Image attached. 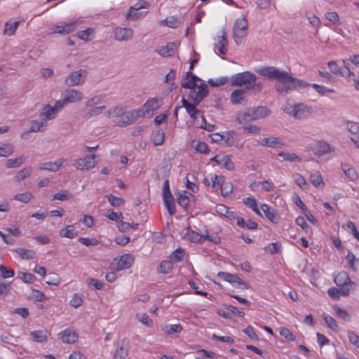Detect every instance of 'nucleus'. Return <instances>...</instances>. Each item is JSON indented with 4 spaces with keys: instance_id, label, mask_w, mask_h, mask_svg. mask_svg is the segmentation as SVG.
Instances as JSON below:
<instances>
[{
    "instance_id": "1a4fd4ad",
    "label": "nucleus",
    "mask_w": 359,
    "mask_h": 359,
    "mask_svg": "<svg viewBox=\"0 0 359 359\" xmlns=\"http://www.w3.org/2000/svg\"><path fill=\"white\" fill-rule=\"evenodd\" d=\"M114 39L118 41H128L134 36V30L130 27H117L114 29Z\"/></svg>"
},
{
    "instance_id": "4468645a",
    "label": "nucleus",
    "mask_w": 359,
    "mask_h": 359,
    "mask_svg": "<svg viewBox=\"0 0 359 359\" xmlns=\"http://www.w3.org/2000/svg\"><path fill=\"white\" fill-rule=\"evenodd\" d=\"M83 95L81 92L70 88L65 91L63 97V100L67 104L69 103H75L81 101L83 99Z\"/></svg>"
},
{
    "instance_id": "f3484780",
    "label": "nucleus",
    "mask_w": 359,
    "mask_h": 359,
    "mask_svg": "<svg viewBox=\"0 0 359 359\" xmlns=\"http://www.w3.org/2000/svg\"><path fill=\"white\" fill-rule=\"evenodd\" d=\"M135 261V257L131 254H124L119 258L116 270L128 269L132 266Z\"/></svg>"
},
{
    "instance_id": "58836bf2",
    "label": "nucleus",
    "mask_w": 359,
    "mask_h": 359,
    "mask_svg": "<svg viewBox=\"0 0 359 359\" xmlns=\"http://www.w3.org/2000/svg\"><path fill=\"white\" fill-rule=\"evenodd\" d=\"M77 235V231L73 225H69L66 228L62 229L60 231L61 237L73 238Z\"/></svg>"
},
{
    "instance_id": "5701e85b",
    "label": "nucleus",
    "mask_w": 359,
    "mask_h": 359,
    "mask_svg": "<svg viewBox=\"0 0 359 359\" xmlns=\"http://www.w3.org/2000/svg\"><path fill=\"white\" fill-rule=\"evenodd\" d=\"M58 336L62 342L67 344H74L77 339L76 334L69 329H67L60 332Z\"/></svg>"
},
{
    "instance_id": "dca6fc26",
    "label": "nucleus",
    "mask_w": 359,
    "mask_h": 359,
    "mask_svg": "<svg viewBox=\"0 0 359 359\" xmlns=\"http://www.w3.org/2000/svg\"><path fill=\"white\" fill-rule=\"evenodd\" d=\"M182 104L183 107L185 108L187 113L189 116L193 119L196 120L198 115L201 114V111L197 109L196 106L198 104H195L194 102L191 103L189 101L187 100L184 97L182 99Z\"/></svg>"
},
{
    "instance_id": "e2e57ef3",
    "label": "nucleus",
    "mask_w": 359,
    "mask_h": 359,
    "mask_svg": "<svg viewBox=\"0 0 359 359\" xmlns=\"http://www.w3.org/2000/svg\"><path fill=\"white\" fill-rule=\"evenodd\" d=\"M333 309L339 318L347 322L351 320V316L345 310L337 305L334 306Z\"/></svg>"
},
{
    "instance_id": "13d9d810",
    "label": "nucleus",
    "mask_w": 359,
    "mask_h": 359,
    "mask_svg": "<svg viewBox=\"0 0 359 359\" xmlns=\"http://www.w3.org/2000/svg\"><path fill=\"white\" fill-rule=\"evenodd\" d=\"M105 106L96 107L91 109H89L85 114L84 117L86 119L90 118L93 116H96L100 114L104 109H105Z\"/></svg>"
},
{
    "instance_id": "5fc2aeb1",
    "label": "nucleus",
    "mask_w": 359,
    "mask_h": 359,
    "mask_svg": "<svg viewBox=\"0 0 359 359\" xmlns=\"http://www.w3.org/2000/svg\"><path fill=\"white\" fill-rule=\"evenodd\" d=\"M278 155L280 157H282L284 159V161H290V162H295V161L300 162L301 161V158L297 155H296L294 153H287V152H284V151H280L278 153Z\"/></svg>"
},
{
    "instance_id": "09e8293b",
    "label": "nucleus",
    "mask_w": 359,
    "mask_h": 359,
    "mask_svg": "<svg viewBox=\"0 0 359 359\" xmlns=\"http://www.w3.org/2000/svg\"><path fill=\"white\" fill-rule=\"evenodd\" d=\"M14 151V146L11 143L4 144L0 147V156L8 157Z\"/></svg>"
},
{
    "instance_id": "2f4dec72",
    "label": "nucleus",
    "mask_w": 359,
    "mask_h": 359,
    "mask_svg": "<svg viewBox=\"0 0 359 359\" xmlns=\"http://www.w3.org/2000/svg\"><path fill=\"white\" fill-rule=\"evenodd\" d=\"M13 251L17 253L22 259H34L36 255V252L34 250L21 248L13 249Z\"/></svg>"
},
{
    "instance_id": "de8ad7c7",
    "label": "nucleus",
    "mask_w": 359,
    "mask_h": 359,
    "mask_svg": "<svg viewBox=\"0 0 359 359\" xmlns=\"http://www.w3.org/2000/svg\"><path fill=\"white\" fill-rule=\"evenodd\" d=\"M19 25L18 21H15L12 23L6 22L4 25V33L8 36H12L15 33V31Z\"/></svg>"
},
{
    "instance_id": "473e14b6",
    "label": "nucleus",
    "mask_w": 359,
    "mask_h": 359,
    "mask_svg": "<svg viewBox=\"0 0 359 359\" xmlns=\"http://www.w3.org/2000/svg\"><path fill=\"white\" fill-rule=\"evenodd\" d=\"M246 89H236L231 94V101L233 104H238L244 100Z\"/></svg>"
},
{
    "instance_id": "79ce46f5",
    "label": "nucleus",
    "mask_w": 359,
    "mask_h": 359,
    "mask_svg": "<svg viewBox=\"0 0 359 359\" xmlns=\"http://www.w3.org/2000/svg\"><path fill=\"white\" fill-rule=\"evenodd\" d=\"M322 317L326 323L328 327H330L334 332H339V327L337 325V321L330 316L323 313Z\"/></svg>"
},
{
    "instance_id": "0eeeda50",
    "label": "nucleus",
    "mask_w": 359,
    "mask_h": 359,
    "mask_svg": "<svg viewBox=\"0 0 359 359\" xmlns=\"http://www.w3.org/2000/svg\"><path fill=\"white\" fill-rule=\"evenodd\" d=\"M217 277L232 284L233 286L239 289H249L250 285L247 282L241 280L238 275L229 273L227 272L219 271Z\"/></svg>"
},
{
    "instance_id": "7c9ffc66",
    "label": "nucleus",
    "mask_w": 359,
    "mask_h": 359,
    "mask_svg": "<svg viewBox=\"0 0 359 359\" xmlns=\"http://www.w3.org/2000/svg\"><path fill=\"white\" fill-rule=\"evenodd\" d=\"M48 332L46 330H34L30 333L32 339L34 342L43 343L48 340Z\"/></svg>"
},
{
    "instance_id": "ea45409f",
    "label": "nucleus",
    "mask_w": 359,
    "mask_h": 359,
    "mask_svg": "<svg viewBox=\"0 0 359 359\" xmlns=\"http://www.w3.org/2000/svg\"><path fill=\"white\" fill-rule=\"evenodd\" d=\"M243 203L248 207L250 208L259 216L262 217V214L258 208L257 200L254 197H248L243 200Z\"/></svg>"
},
{
    "instance_id": "bb28decb",
    "label": "nucleus",
    "mask_w": 359,
    "mask_h": 359,
    "mask_svg": "<svg viewBox=\"0 0 359 359\" xmlns=\"http://www.w3.org/2000/svg\"><path fill=\"white\" fill-rule=\"evenodd\" d=\"M160 108L159 100L156 97H150L147 100V101L144 104L142 109L146 113H149L150 111H154Z\"/></svg>"
},
{
    "instance_id": "ddd939ff",
    "label": "nucleus",
    "mask_w": 359,
    "mask_h": 359,
    "mask_svg": "<svg viewBox=\"0 0 359 359\" xmlns=\"http://www.w3.org/2000/svg\"><path fill=\"white\" fill-rule=\"evenodd\" d=\"M201 81L197 76L193 74L190 72L185 73L183 76V81L181 83V86L185 89L196 88L198 86L196 82Z\"/></svg>"
},
{
    "instance_id": "864d4df0",
    "label": "nucleus",
    "mask_w": 359,
    "mask_h": 359,
    "mask_svg": "<svg viewBox=\"0 0 359 359\" xmlns=\"http://www.w3.org/2000/svg\"><path fill=\"white\" fill-rule=\"evenodd\" d=\"M172 269V262L169 260H163L161 262L158 271L161 273H168Z\"/></svg>"
},
{
    "instance_id": "aec40b11",
    "label": "nucleus",
    "mask_w": 359,
    "mask_h": 359,
    "mask_svg": "<svg viewBox=\"0 0 359 359\" xmlns=\"http://www.w3.org/2000/svg\"><path fill=\"white\" fill-rule=\"evenodd\" d=\"M212 161L216 162L219 165H222L228 170H233L234 169V163L231 160L229 156H219L216 155L210 159Z\"/></svg>"
},
{
    "instance_id": "e433bc0d",
    "label": "nucleus",
    "mask_w": 359,
    "mask_h": 359,
    "mask_svg": "<svg viewBox=\"0 0 359 359\" xmlns=\"http://www.w3.org/2000/svg\"><path fill=\"white\" fill-rule=\"evenodd\" d=\"M185 237L191 242L197 243H203L204 242V234H200L193 230H189Z\"/></svg>"
},
{
    "instance_id": "a878e982",
    "label": "nucleus",
    "mask_w": 359,
    "mask_h": 359,
    "mask_svg": "<svg viewBox=\"0 0 359 359\" xmlns=\"http://www.w3.org/2000/svg\"><path fill=\"white\" fill-rule=\"evenodd\" d=\"M329 297L332 299H339L341 296L346 297L350 293V289L330 287L327 291Z\"/></svg>"
},
{
    "instance_id": "603ef678",
    "label": "nucleus",
    "mask_w": 359,
    "mask_h": 359,
    "mask_svg": "<svg viewBox=\"0 0 359 359\" xmlns=\"http://www.w3.org/2000/svg\"><path fill=\"white\" fill-rule=\"evenodd\" d=\"M25 157L21 156L15 158L8 159L6 162V165L8 168H17L20 166L25 161Z\"/></svg>"
},
{
    "instance_id": "2eb2a0df",
    "label": "nucleus",
    "mask_w": 359,
    "mask_h": 359,
    "mask_svg": "<svg viewBox=\"0 0 359 359\" xmlns=\"http://www.w3.org/2000/svg\"><path fill=\"white\" fill-rule=\"evenodd\" d=\"M78 24L79 21H73L62 25H55L53 28V33L63 35L70 34L75 30Z\"/></svg>"
},
{
    "instance_id": "37998d69",
    "label": "nucleus",
    "mask_w": 359,
    "mask_h": 359,
    "mask_svg": "<svg viewBox=\"0 0 359 359\" xmlns=\"http://www.w3.org/2000/svg\"><path fill=\"white\" fill-rule=\"evenodd\" d=\"M185 255L184 250L178 248L175 251H173L170 255V260L172 262H179L182 261L184 256Z\"/></svg>"
},
{
    "instance_id": "412c9836",
    "label": "nucleus",
    "mask_w": 359,
    "mask_h": 359,
    "mask_svg": "<svg viewBox=\"0 0 359 359\" xmlns=\"http://www.w3.org/2000/svg\"><path fill=\"white\" fill-rule=\"evenodd\" d=\"M177 49V43H168L165 46L160 47L156 50V52L161 56L165 57L174 55Z\"/></svg>"
},
{
    "instance_id": "8fccbe9b",
    "label": "nucleus",
    "mask_w": 359,
    "mask_h": 359,
    "mask_svg": "<svg viewBox=\"0 0 359 359\" xmlns=\"http://www.w3.org/2000/svg\"><path fill=\"white\" fill-rule=\"evenodd\" d=\"M123 115V109L121 107L116 106L109 109L106 113L105 116L107 118L119 117Z\"/></svg>"
},
{
    "instance_id": "b1692460",
    "label": "nucleus",
    "mask_w": 359,
    "mask_h": 359,
    "mask_svg": "<svg viewBox=\"0 0 359 359\" xmlns=\"http://www.w3.org/2000/svg\"><path fill=\"white\" fill-rule=\"evenodd\" d=\"M65 160L63 158H60L55 161H49L43 163L41 166L39 168V170H45L52 172H56L59 170L60 167L64 163Z\"/></svg>"
},
{
    "instance_id": "a18cd8bd",
    "label": "nucleus",
    "mask_w": 359,
    "mask_h": 359,
    "mask_svg": "<svg viewBox=\"0 0 359 359\" xmlns=\"http://www.w3.org/2000/svg\"><path fill=\"white\" fill-rule=\"evenodd\" d=\"M309 180L313 185L316 187H320L324 184L323 177L318 172L311 173Z\"/></svg>"
},
{
    "instance_id": "f257e3e1",
    "label": "nucleus",
    "mask_w": 359,
    "mask_h": 359,
    "mask_svg": "<svg viewBox=\"0 0 359 359\" xmlns=\"http://www.w3.org/2000/svg\"><path fill=\"white\" fill-rule=\"evenodd\" d=\"M259 74L270 80H276L280 83L275 85V88L280 95H286L290 90L306 88L312 85L304 80L293 77L288 72L275 67H263L259 70Z\"/></svg>"
},
{
    "instance_id": "338daca9",
    "label": "nucleus",
    "mask_w": 359,
    "mask_h": 359,
    "mask_svg": "<svg viewBox=\"0 0 359 359\" xmlns=\"http://www.w3.org/2000/svg\"><path fill=\"white\" fill-rule=\"evenodd\" d=\"M106 197L109 203L114 207H118L124 203V200L122 198L116 197L111 194L107 195Z\"/></svg>"
},
{
    "instance_id": "393cba45",
    "label": "nucleus",
    "mask_w": 359,
    "mask_h": 359,
    "mask_svg": "<svg viewBox=\"0 0 359 359\" xmlns=\"http://www.w3.org/2000/svg\"><path fill=\"white\" fill-rule=\"evenodd\" d=\"M128 355V350L126 347V341L122 340L114 351L113 359H126Z\"/></svg>"
},
{
    "instance_id": "39448f33",
    "label": "nucleus",
    "mask_w": 359,
    "mask_h": 359,
    "mask_svg": "<svg viewBox=\"0 0 359 359\" xmlns=\"http://www.w3.org/2000/svg\"><path fill=\"white\" fill-rule=\"evenodd\" d=\"M248 23L245 18H238L233 25V39L239 44L246 35Z\"/></svg>"
},
{
    "instance_id": "c9c22d12",
    "label": "nucleus",
    "mask_w": 359,
    "mask_h": 359,
    "mask_svg": "<svg viewBox=\"0 0 359 359\" xmlns=\"http://www.w3.org/2000/svg\"><path fill=\"white\" fill-rule=\"evenodd\" d=\"M331 151V148L329 144L325 142H319L316 148L314 153L318 156H323Z\"/></svg>"
},
{
    "instance_id": "6ab92c4d",
    "label": "nucleus",
    "mask_w": 359,
    "mask_h": 359,
    "mask_svg": "<svg viewBox=\"0 0 359 359\" xmlns=\"http://www.w3.org/2000/svg\"><path fill=\"white\" fill-rule=\"evenodd\" d=\"M261 209L264 213L266 217L273 224H278L280 221V216L276 211L267 204H262Z\"/></svg>"
},
{
    "instance_id": "4c0bfd02",
    "label": "nucleus",
    "mask_w": 359,
    "mask_h": 359,
    "mask_svg": "<svg viewBox=\"0 0 359 359\" xmlns=\"http://www.w3.org/2000/svg\"><path fill=\"white\" fill-rule=\"evenodd\" d=\"M255 120L266 117L269 114V109L265 107H258L257 108H251Z\"/></svg>"
},
{
    "instance_id": "4d7b16f0",
    "label": "nucleus",
    "mask_w": 359,
    "mask_h": 359,
    "mask_svg": "<svg viewBox=\"0 0 359 359\" xmlns=\"http://www.w3.org/2000/svg\"><path fill=\"white\" fill-rule=\"evenodd\" d=\"M32 168L27 167L19 171L14 177V180L16 182H20L31 175Z\"/></svg>"
},
{
    "instance_id": "bf43d9fd",
    "label": "nucleus",
    "mask_w": 359,
    "mask_h": 359,
    "mask_svg": "<svg viewBox=\"0 0 359 359\" xmlns=\"http://www.w3.org/2000/svg\"><path fill=\"white\" fill-rule=\"evenodd\" d=\"M225 180V177L224 176H219L217 175H214L211 177L212 182V187L215 189H219L220 190L222 184Z\"/></svg>"
},
{
    "instance_id": "423d86ee",
    "label": "nucleus",
    "mask_w": 359,
    "mask_h": 359,
    "mask_svg": "<svg viewBox=\"0 0 359 359\" xmlns=\"http://www.w3.org/2000/svg\"><path fill=\"white\" fill-rule=\"evenodd\" d=\"M190 92L188 97L196 104H199L201 101L207 97L209 93L208 86L205 83H201L196 88L189 89Z\"/></svg>"
},
{
    "instance_id": "3c124183",
    "label": "nucleus",
    "mask_w": 359,
    "mask_h": 359,
    "mask_svg": "<svg viewBox=\"0 0 359 359\" xmlns=\"http://www.w3.org/2000/svg\"><path fill=\"white\" fill-rule=\"evenodd\" d=\"M163 198L168 213L170 215H175L176 213V209L173 196H171L170 198L165 197Z\"/></svg>"
},
{
    "instance_id": "49530a36",
    "label": "nucleus",
    "mask_w": 359,
    "mask_h": 359,
    "mask_svg": "<svg viewBox=\"0 0 359 359\" xmlns=\"http://www.w3.org/2000/svg\"><path fill=\"white\" fill-rule=\"evenodd\" d=\"M234 131H227L222 134V142L225 146H231L233 144Z\"/></svg>"
},
{
    "instance_id": "9b49d317",
    "label": "nucleus",
    "mask_w": 359,
    "mask_h": 359,
    "mask_svg": "<svg viewBox=\"0 0 359 359\" xmlns=\"http://www.w3.org/2000/svg\"><path fill=\"white\" fill-rule=\"evenodd\" d=\"M334 281L335 284L341 288L350 289L355 283L353 282L348 273L345 271H341L334 277Z\"/></svg>"
},
{
    "instance_id": "cd10ccee",
    "label": "nucleus",
    "mask_w": 359,
    "mask_h": 359,
    "mask_svg": "<svg viewBox=\"0 0 359 359\" xmlns=\"http://www.w3.org/2000/svg\"><path fill=\"white\" fill-rule=\"evenodd\" d=\"M257 142L261 146L268 147H275L278 144H283L281 140L276 137L260 138Z\"/></svg>"
},
{
    "instance_id": "9d476101",
    "label": "nucleus",
    "mask_w": 359,
    "mask_h": 359,
    "mask_svg": "<svg viewBox=\"0 0 359 359\" xmlns=\"http://www.w3.org/2000/svg\"><path fill=\"white\" fill-rule=\"evenodd\" d=\"M95 158L94 154L88 155L83 158H80L76 161L74 165L77 170H89L94 168L95 166Z\"/></svg>"
},
{
    "instance_id": "680f3d73",
    "label": "nucleus",
    "mask_w": 359,
    "mask_h": 359,
    "mask_svg": "<svg viewBox=\"0 0 359 359\" xmlns=\"http://www.w3.org/2000/svg\"><path fill=\"white\" fill-rule=\"evenodd\" d=\"M15 275V271L11 269H8L3 264H0V277L3 278H12Z\"/></svg>"
},
{
    "instance_id": "7ed1b4c3",
    "label": "nucleus",
    "mask_w": 359,
    "mask_h": 359,
    "mask_svg": "<svg viewBox=\"0 0 359 359\" xmlns=\"http://www.w3.org/2000/svg\"><path fill=\"white\" fill-rule=\"evenodd\" d=\"M341 65H339L334 60L328 62L327 66L331 73L345 79L350 78L351 75H353V68L350 67V63L347 60H341Z\"/></svg>"
},
{
    "instance_id": "a211bd4d",
    "label": "nucleus",
    "mask_w": 359,
    "mask_h": 359,
    "mask_svg": "<svg viewBox=\"0 0 359 359\" xmlns=\"http://www.w3.org/2000/svg\"><path fill=\"white\" fill-rule=\"evenodd\" d=\"M346 128L353 134L351 140L359 149V123L348 121L346 123Z\"/></svg>"
},
{
    "instance_id": "6e6d98bb",
    "label": "nucleus",
    "mask_w": 359,
    "mask_h": 359,
    "mask_svg": "<svg viewBox=\"0 0 359 359\" xmlns=\"http://www.w3.org/2000/svg\"><path fill=\"white\" fill-rule=\"evenodd\" d=\"M342 169L346 177L351 181H355L358 179V175L355 168H347L346 165H343Z\"/></svg>"
},
{
    "instance_id": "72a5a7b5",
    "label": "nucleus",
    "mask_w": 359,
    "mask_h": 359,
    "mask_svg": "<svg viewBox=\"0 0 359 359\" xmlns=\"http://www.w3.org/2000/svg\"><path fill=\"white\" fill-rule=\"evenodd\" d=\"M217 47H218V51L222 55H226L227 53V45H228V41L226 36V33L224 31H223V34L221 36H219L217 37Z\"/></svg>"
},
{
    "instance_id": "c756f323",
    "label": "nucleus",
    "mask_w": 359,
    "mask_h": 359,
    "mask_svg": "<svg viewBox=\"0 0 359 359\" xmlns=\"http://www.w3.org/2000/svg\"><path fill=\"white\" fill-rule=\"evenodd\" d=\"M56 116L57 114L55 112L54 109L49 104L46 105L40 114L41 119L44 121L53 120L56 117Z\"/></svg>"
},
{
    "instance_id": "052dcab7",
    "label": "nucleus",
    "mask_w": 359,
    "mask_h": 359,
    "mask_svg": "<svg viewBox=\"0 0 359 359\" xmlns=\"http://www.w3.org/2000/svg\"><path fill=\"white\" fill-rule=\"evenodd\" d=\"M33 195L29 192H25L22 194H17L14 196L13 198L16 201H20L22 203H27L30 201V200L33 198Z\"/></svg>"
},
{
    "instance_id": "774afa93",
    "label": "nucleus",
    "mask_w": 359,
    "mask_h": 359,
    "mask_svg": "<svg viewBox=\"0 0 359 359\" xmlns=\"http://www.w3.org/2000/svg\"><path fill=\"white\" fill-rule=\"evenodd\" d=\"M347 334L350 343L359 348V336L352 330H348Z\"/></svg>"
},
{
    "instance_id": "a19ab883",
    "label": "nucleus",
    "mask_w": 359,
    "mask_h": 359,
    "mask_svg": "<svg viewBox=\"0 0 359 359\" xmlns=\"http://www.w3.org/2000/svg\"><path fill=\"white\" fill-rule=\"evenodd\" d=\"M183 330V327L180 324L167 325L163 328V331L168 335L180 333Z\"/></svg>"
},
{
    "instance_id": "69168bd1",
    "label": "nucleus",
    "mask_w": 359,
    "mask_h": 359,
    "mask_svg": "<svg viewBox=\"0 0 359 359\" xmlns=\"http://www.w3.org/2000/svg\"><path fill=\"white\" fill-rule=\"evenodd\" d=\"M72 197V193L68 190H62L56 193L54 196V200L65 201Z\"/></svg>"
},
{
    "instance_id": "20e7f679",
    "label": "nucleus",
    "mask_w": 359,
    "mask_h": 359,
    "mask_svg": "<svg viewBox=\"0 0 359 359\" xmlns=\"http://www.w3.org/2000/svg\"><path fill=\"white\" fill-rule=\"evenodd\" d=\"M145 111L143 109H137L123 112V118L118 121L117 126L125 127L134 123L139 118L144 117Z\"/></svg>"
},
{
    "instance_id": "c03bdc74",
    "label": "nucleus",
    "mask_w": 359,
    "mask_h": 359,
    "mask_svg": "<svg viewBox=\"0 0 359 359\" xmlns=\"http://www.w3.org/2000/svg\"><path fill=\"white\" fill-rule=\"evenodd\" d=\"M47 124L44 121H32L30 126V131L33 133L42 132L46 129Z\"/></svg>"
},
{
    "instance_id": "f704fd0d",
    "label": "nucleus",
    "mask_w": 359,
    "mask_h": 359,
    "mask_svg": "<svg viewBox=\"0 0 359 359\" xmlns=\"http://www.w3.org/2000/svg\"><path fill=\"white\" fill-rule=\"evenodd\" d=\"M151 140L154 145L159 146L163 144L165 140V133L163 130L158 129L151 135Z\"/></svg>"
},
{
    "instance_id": "f8f14e48",
    "label": "nucleus",
    "mask_w": 359,
    "mask_h": 359,
    "mask_svg": "<svg viewBox=\"0 0 359 359\" xmlns=\"http://www.w3.org/2000/svg\"><path fill=\"white\" fill-rule=\"evenodd\" d=\"M291 114L296 118L304 119L311 114V109L303 103H299L294 106Z\"/></svg>"
},
{
    "instance_id": "c85d7f7f",
    "label": "nucleus",
    "mask_w": 359,
    "mask_h": 359,
    "mask_svg": "<svg viewBox=\"0 0 359 359\" xmlns=\"http://www.w3.org/2000/svg\"><path fill=\"white\" fill-rule=\"evenodd\" d=\"M195 199V196L191 193L184 191L180 194L177 198L178 204L184 208H187L191 201Z\"/></svg>"
},
{
    "instance_id": "0e129e2a",
    "label": "nucleus",
    "mask_w": 359,
    "mask_h": 359,
    "mask_svg": "<svg viewBox=\"0 0 359 359\" xmlns=\"http://www.w3.org/2000/svg\"><path fill=\"white\" fill-rule=\"evenodd\" d=\"M221 194L223 196H227L233 192V185L231 182L224 180L220 189Z\"/></svg>"
},
{
    "instance_id": "6e6552de",
    "label": "nucleus",
    "mask_w": 359,
    "mask_h": 359,
    "mask_svg": "<svg viewBox=\"0 0 359 359\" xmlns=\"http://www.w3.org/2000/svg\"><path fill=\"white\" fill-rule=\"evenodd\" d=\"M87 76V71L79 69L72 72L65 79V84L68 86H80L84 83Z\"/></svg>"
},
{
    "instance_id": "f03ea898",
    "label": "nucleus",
    "mask_w": 359,
    "mask_h": 359,
    "mask_svg": "<svg viewBox=\"0 0 359 359\" xmlns=\"http://www.w3.org/2000/svg\"><path fill=\"white\" fill-rule=\"evenodd\" d=\"M230 84L232 86H245L246 90H255L260 92L262 89V84L257 81V77L249 71L241 72L231 76L229 79Z\"/></svg>"
},
{
    "instance_id": "4be33fe9",
    "label": "nucleus",
    "mask_w": 359,
    "mask_h": 359,
    "mask_svg": "<svg viewBox=\"0 0 359 359\" xmlns=\"http://www.w3.org/2000/svg\"><path fill=\"white\" fill-rule=\"evenodd\" d=\"M236 121L239 124H244L255 121L251 108H248L244 111L238 112L236 114Z\"/></svg>"
}]
</instances>
